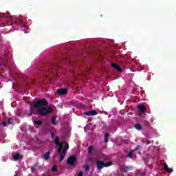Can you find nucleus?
<instances>
[{
  "mask_svg": "<svg viewBox=\"0 0 176 176\" xmlns=\"http://www.w3.org/2000/svg\"><path fill=\"white\" fill-rule=\"evenodd\" d=\"M57 67H58V63L55 62L53 65H51L50 67L41 65L39 68V71L41 72H47V76L56 75V74H57Z\"/></svg>",
  "mask_w": 176,
  "mask_h": 176,
  "instance_id": "nucleus-1",
  "label": "nucleus"
},
{
  "mask_svg": "<svg viewBox=\"0 0 176 176\" xmlns=\"http://www.w3.org/2000/svg\"><path fill=\"white\" fill-rule=\"evenodd\" d=\"M46 105H49V102L45 98L38 99L36 102L31 104V107H34V108H42V107Z\"/></svg>",
  "mask_w": 176,
  "mask_h": 176,
  "instance_id": "nucleus-2",
  "label": "nucleus"
},
{
  "mask_svg": "<svg viewBox=\"0 0 176 176\" xmlns=\"http://www.w3.org/2000/svg\"><path fill=\"white\" fill-rule=\"evenodd\" d=\"M52 112H53V109H52V107H49L48 109L46 107H40L38 109V113L41 116L49 115V113H52Z\"/></svg>",
  "mask_w": 176,
  "mask_h": 176,
  "instance_id": "nucleus-3",
  "label": "nucleus"
},
{
  "mask_svg": "<svg viewBox=\"0 0 176 176\" xmlns=\"http://www.w3.org/2000/svg\"><path fill=\"white\" fill-rule=\"evenodd\" d=\"M76 160L77 158L76 155H71L70 157H68L67 163V164H69V166H74L75 163H76Z\"/></svg>",
  "mask_w": 176,
  "mask_h": 176,
  "instance_id": "nucleus-4",
  "label": "nucleus"
},
{
  "mask_svg": "<svg viewBox=\"0 0 176 176\" xmlns=\"http://www.w3.org/2000/svg\"><path fill=\"white\" fill-rule=\"evenodd\" d=\"M84 115H87V116H96V115H98V112L96 110H91L85 112Z\"/></svg>",
  "mask_w": 176,
  "mask_h": 176,
  "instance_id": "nucleus-5",
  "label": "nucleus"
},
{
  "mask_svg": "<svg viewBox=\"0 0 176 176\" xmlns=\"http://www.w3.org/2000/svg\"><path fill=\"white\" fill-rule=\"evenodd\" d=\"M138 111H139V113H144L145 111H146V108L144 104H138Z\"/></svg>",
  "mask_w": 176,
  "mask_h": 176,
  "instance_id": "nucleus-6",
  "label": "nucleus"
},
{
  "mask_svg": "<svg viewBox=\"0 0 176 176\" xmlns=\"http://www.w3.org/2000/svg\"><path fill=\"white\" fill-rule=\"evenodd\" d=\"M68 93V89H59L57 90V94L59 96H65Z\"/></svg>",
  "mask_w": 176,
  "mask_h": 176,
  "instance_id": "nucleus-7",
  "label": "nucleus"
},
{
  "mask_svg": "<svg viewBox=\"0 0 176 176\" xmlns=\"http://www.w3.org/2000/svg\"><path fill=\"white\" fill-rule=\"evenodd\" d=\"M130 166H126L124 165L120 166V171H122V173H128V171H130Z\"/></svg>",
  "mask_w": 176,
  "mask_h": 176,
  "instance_id": "nucleus-8",
  "label": "nucleus"
},
{
  "mask_svg": "<svg viewBox=\"0 0 176 176\" xmlns=\"http://www.w3.org/2000/svg\"><path fill=\"white\" fill-rule=\"evenodd\" d=\"M96 164H97L98 170H101V168H102V167H104V162L102 160H98L96 162Z\"/></svg>",
  "mask_w": 176,
  "mask_h": 176,
  "instance_id": "nucleus-9",
  "label": "nucleus"
},
{
  "mask_svg": "<svg viewBox=\"0 0 176 176\" xmlns=\"http://www.w3.org/2000/svg\"><path fill=\"white\" fill-rule=\"evenodd\" d=\"M111 67L115 69H116L118 72H123V70L122 69V68L119 67V65H118L117 63H113L111 65Z\"/></svg>",
  "mask_w": 176,
  "mask_h": 176,
  "instance_id": "nucleus-10",
  "label": "nucleus"
},
{
  "mask_svg": "<svg viewBox=\"0 0 176 176\" xmlns=\"http://www.w3.org/2000/svg\"><path fill=\"white\" fill-rule=\"evenodd\" d=\"M22 158H23V156L20 155V154L19 153H17L13 155V159H14L15 160H20Z\"/></svg>",
  "mask_w": 176,
  "mask_h": 176,
  "instance_id": "nucleus-11",
  "label": "nucleus"
},
{
  "mask_svg": "<svg viewBox=\"0 0 176 176\" xmlns=\"http://www.w3.org/2000/svg\"><path fill=\"white\" fill-rule=\"evenodd\" d=\"M164 168L166 173H171V171H173V169L168 168V166L166 163L164 164Z\"/></svg>",
  "mask_w": 176,
  "mask_h": 176,
  "instance_id": "nucleus-12",
  "label": "nucleus"
},
{
  "mask_svg": "<svg viewBox=\"0 0 176 176\" xmlns=\"http://www.w3.org/2000/svg\"><path fill=\"white\" fill-rule=\"evenodd\" d=\"M49 157H50V151L46 152L43 155V159H45V160H47Z\"/></svg>",
  "mask_w": 176,
  "mask_h": 176,
  "instance_id": "nucleus-13",
  "label": "nucleus"
},
{
  "mask_svg": "<svg viewBox=\"0 0 176 176\" xmlns=\"http://www.w3.org/2000/svg\"><path fill=\"white\" fill-rule=\"evenodd\" d=\"M65 155H67L66 153H64L62 151V153H60V156L59 158V162H63V160H64V157H65Z\"/></svg>",
  "mask_w": 176,
  "mask_h": 176,
  "instance_id": "nucleus-14",
  "label": "nucleus"
},
{
  "mask_svg": "<svg viewBox=\"0 0 176 176\" xmlns=\"http://www.w3.org/2000/svg\"><path fill=\"white\" fill-rule=\"evenodd\" d=\"M68 149H69V144H68L67 143L65 144V146L63 148V151L62 152H64V153H67V151H68Z\"/></svg>",
  "mask_w": 176,
  "mask_h": 176,
  "instance_id": "nucleus-15",
  "label": "nucleus"
},
{
  "mask_svg": "<svg viewBox=\"0 0 176 176\" xmlns=\"http://www.w3.org/2000/svg\"><path fill=\"white\" fill-rule=\"evenodd\" d=\"M57 118V116H54L52 118V124L53 126H56L57 124V122H56V119Z\"/></svg>",
  "mask_w": 176,
  "mask_h": 176,
  "instance_id": "nucleus-16",
  "label": "nucleus"
},
{
  "mask_svg": "<svg viewBox=\"0 0 176 176\" xmlns=\"http://www.w3.org/2000/svg\"><path fill=\"white\" fill-rule=\"evenodd\" d=\"M134 127L136 129V130H142V126H141V124L140 123L135 124Z\"/></svg>",
  "mask_w": 176,
  "mask_h": 176,
  "instance_id": "nucleus-17",
  "label": "nucleus"
},
{
  "mask_svg": "<svg viewBox=\"0 0 176 176\" xmlns=\"http://www.w3.org/2000/svg\"><path fill=\"white\" fill-rule=\"evenodd\" d=\"M93 149H94V147L93 146H89L88 148V153L91 155V153H93Z\"/></svg>",
  "mask_w": 176,
  "mask_h": 176,
  "instance_id": "nucleus-18",
  "label": "nucleus"
},
{
  "mask_svg": "<svg viewBox=\"0 0 176 176\" xmlns=\"http://www.w3.org/2000/svg\"><path fill=\"white\" fill-rule=\"evenodd\" d=\"M55 144H56V145H60V144H63V143H60V138H58V136H57L55 138Z\"/></svg>",
  "mask_w": 176,
  "mask_h": 176,
  "instance_id": "nucleus-19",
  "label": "nucleus"
},
{
  "mask_svg": "<svg viewBox=\"0 0 176 176\" xmlns=\"http://www.w3.org/2000/svg\"><path fill=\"white\" fill-rule=\"evenodd\" d=\"M62 151H63V144H60V145H58V153H61Z\"/></svg>",
  "mask_w": 176,
  "mask_h": 176,
  "instance_id": "nucleus-20",
  "label": "nucleus"
},
{
  "mask_svg": "<svg viewBox=\"0 0 176 176\" xmlns=\"http://www.w3.org/2000/svg\"><path fill=\"white\" fill-rule=\"evenodd\" d=\"M109 166H112V162H109L107 163L104 162L103 167H109Z\"/></svg>",
  "mask_w": 176,
  "mask_h": 176,
  "instance_id": "nucleus-21",
  "label": "nucleus"
},
{
  "mask_svg": "<svg viewBox=\"0 0 176 176\" xmlns=\"http://www.w3.org/2000/svg\"><path fill=\"white\" fill-rule=\"evenodd\" d=\"M34 123L36 124H37V126H42V124H43L42 121H41V120L34 121Z\"/></svg>",
  "mask_w": 176,
  "mask_h": 176,
  "instance_id": "nucleus-22",
  "label": "nucleus"
},
{
  "mask_svg": "<svg viewBox=\"0 0 176 176\" xmlns=\"http://www.w3.org/2000/svg\"><path fill=\"white\" fill-rule=\"evenodd\" d=\"M109 133H106L104 135V142H108V137H109Z\"/></svg>",
  "mask_w": 176,
  "mask_h": 176,
  "instance_id": "nucleus-23",
  "label": "nucleus"
},
{
  "mask_svg": "<svg viewBox=\"0 0 176 176\" xmlns=\"http://www.w3.org/2000/svg\"><path fill=\"white\" fill-rule=\"evenodd\" d=\"M8 123L9 124H13V118H8Z\"/></svg>",
  "mask_w": 176,
  "mask_h": 176,
  "instance_id": "nucleus-24",
  "label": "nucleus"
},
{
  "mask_svg": "<svg viewBox=\"0 0 176 176\" xmlns=\"http://www.w3.org/2000/svg\"><path fill=\"white\" fill-rule=\"evenodd\" d=\"M52 171L53 173H54V171H57V165H54V166H52Z\"/></svg>",
  "mask_w": 176,
  "mask_h": 176,
  "instance_id": "nucleus-25",
  "label": "nucleus"
},
{
  "mask_svg": "<svg viewBox=\"0 0 176 176\" xmlns=\"http://www.w3.org/2000/svg\"><path fill=\"white\" fill-rule=\"evenodd\" d=\"M128 157H130L131 159H133V152H129L128 153Z\"/></svg>",
  "mask_w": 176,
  "mask_h": 176,
  "instance_id": "nucleus-26",
  "label": "nucleus"
},
{
  "mask_svg": "<svg viewBox=\"0 0 176 176\" xmlns=\"http://www.w3.org/2000/svg\"><path fill=\"white\" fill-rule=\"evenodd\" d=\"M85 171H89L90 170V166L89 165H87L85 168Z\"/></svg>",
  "mask_w": 176,
  "mask_h": 176,
  "instance_id": "nucleus-27",
  "label": "nucleus"
},
{
  "mask_svg": "<svg viewBox=\"0 0 176 176\" xmlns=\"http://www.w3.org/2000/svg\"><path fill=\"white\" fill-rule=\"evenodd\" d=\"M2 126H3L4 127H6L8 126V123H6V122H3L1 123Z\"/></svg>",
  "mask_w": 176,
  "mask_h": 176,
  "instance_id": "nucleus-28",
  "label": "nucleus"
},
{
  "mask_svg": "<svg viewBox=\"0 0 176 176\" xmlns=\"http://www.w3.org/2000/svg\"><path fill=\"white\" fill-rule=\"evenodd\" d=\"M140 146L138 145L135 148L134 151H138L140 149Z\"/></svg>",
  "mask_w": 176,
  "mask_h": 176,
  "instance_id": "nucleus-29",
  "label": "nucleus"
},
{
  "mask_svg": "<svg viewBox=\"0 0 176 176\" xmlns=\"http://www.w3.org/2000/svg\"><path fill=\"white\" fill-rule=\"evenodd\" d=\"M78 176H83V172L81 171L77 174Z\"/></svg>",
  "mask_w": 176,
  "mask_h": 176,
  "instance_id": "nucleus-30",
  "label": "nucleus"
},
{
  "mask_svg": "<svg viewBox=\"0 0 176 176\" xmlns=\"http://www.w3.org/2000/svg\"><path fill=\"white\" fill-rule=\"evenodd\" d=\"M34 115V112L32 111V109H31V111L29 114V116H32Z\"/></svg>",
  "mask_w": 176,
  "mask_h": 176,
  "instance_id": "nucleus-31",
  "label": "nucleus"
},
{
  "mask_svg": "<svg viewBox=\"0 0 176 176\" xmlns=\"http://www.w3.org/2000/svg\"><path fill=\"white\" fill-rule=\"evenodd\" d=\"M30 170L32 173H34V171H35V168L33 166L31 167Z\"/></svg>",
  "mask_w": 176,
  "mask_h": 176,
  "instance_id": "nucleus-32",
  "label": "nucleus"
},
{
  "mask_svg": "<svg viewBox=\"0 0 176 176\" xmlns=\"http://www.w3.org/2000/svg\"><path fill=\"white\" fill-rule=\"evenodd\" d=\"M51 137H52V138H54V132L51 133Z\"/></svg>",
  "mask_w": 176,
  "mask_h": 176,
  "instance_id": "nucleus-33",
  "label": "nucleus"
},
{
  "mask_svg": "<svg viewBox=\"0 0 176 176\" xmlns=\"http://www.w3.org/2000/svg\"><path fill=\"white\" fill-rule=\"evenodd\" d=\"M146 145H149V144H151V140H146Z\"/></svg>",
  "mask_w": 176,
  "mask_h": 176,
  "instance_id": "nucleus-34",
  "label": "nucleus"
},
{
  "mask_svg": "<svg viewBox=\"0 0 176 176\" xmlns=\"http://www.w3.org/2000/svg\"><path fill=\"white\" fill-rule=\"evenodd\" d=\"M33 167L35 168L36 167H38V163H36L34 164Z\"/></svg>",
  "mask_w": 176,
  "mask_h": 176,
  "instance_id": "nucleus-35",
  "label": "nucleus"
},
{
  "mask_svg": "<svg viewBox=\"0 0 176 176\" xmlns=\"http://www.w3.org/2000/svg\"><path fill=\"white\" fill-rule=\"evenodd\" d=\"M89 162H92L93 161V158H89L88 160Z\"/></svg>",
  "mask_w": 176,
  "mask_h": 176,
  "instance_id": "nucleus-36",
  "label": "nucleus"
}]
</instances>
